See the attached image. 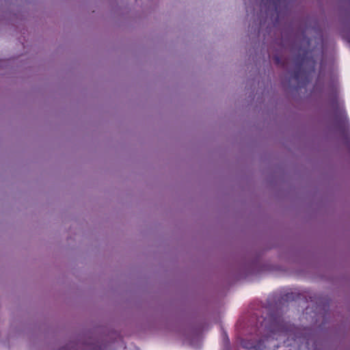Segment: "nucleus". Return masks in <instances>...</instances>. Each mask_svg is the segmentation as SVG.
I'll return each mask as SVG.
<instances>
[{
  "label": "nucleus",
  "instance_id": "nucleus-4",
  "mask_svg": "<svg viewBox=\"0 0 350 350\" xmlns=\"http://www.w3.org/2000/svg\"><path fill=\"white\" fill-rule=\"evenodd\" d=\"M241 345L244 348H247V349H252L253 347V346L247 345L246 344H245V342L243 341L241 342Z\"/></svg>",
  "mask_w": 350,
  "mask_h": 350
},
{
  "label": "nucleus",
  "instance_id": "nucleus-1",
  "mask_svg": "<svg viewBox=\"0 0 350 350\" xmlns=\"http://www.w3.org/2000/svg\"><path fill=\"white\" fill-rule=\"evenodd\" d=\"M306 53L307 51H305L304 53V56L301 57L300 62L297 63V66L293 73V78L296 81H299L301 76L304 74V72L301 68V66L304 62L305 55H306Z\"/></svg>",
  "mask_w": 350,
  "mask_h": 350
},
{
  "label": "nucleus",
  "instance_id": "nucleus-5",
  "mask_svg": "<svg viewBox=\"0 0 350 350\" xmlns=\"http://www.w3.org/2000/svg\"><path fill=\"white\" fill-rule=\"evenodd\" d=\"M224 337L226 340V342H229V338H228V335H227V334L226 332L224 333Z\"/></svg>",
  "mask_w": 350,
  "mask_h": 350
},
{
  "label": "nucleus",
  "instance_id": "nucleus-3",
  "mask_svg": "<svg viewBox=\"0 0 350 350\" xmlns=\"http://www.w3.org/2000/svg\"><path fill=\"white\" fill-rule=\"evenodd\" d=\"M274 62L277 65H280V64L283 65V64L281 62L280 58L278 56L274 57Z\"/></svg>",
  "mask_w": 350,
  "mask_h": 350
},
{
  "label": "nucleus",
  "instance_id": "nucleus-6",
  "mask_svg": "<svg viewBox=\"0 0 350 350\" xmlns=\"http://www.w3.org/2000/svg\"><path fill=\"white\" fill-rule=\"evenodd\" d=\"M254 350H256V349H254Z\"/></svg>",
  "mask_w": 350,
  "mask_h": 350
},
{
  "label": "nucleus",
  "instance_id": "nucleus-2",
  "mask_svg": "<svg viewBox=\"0 0 350 350\" xmlns=\"http://www.w3.org/2000/svg\"><path fill=\"white\" fill-rule=\"evenodd\" d=\"M284 297L286 300H293L295 296L293 293H288Z\"/></svg>",
  "mask_w": 350,
  "mask_h": 350
}]
</instances>
